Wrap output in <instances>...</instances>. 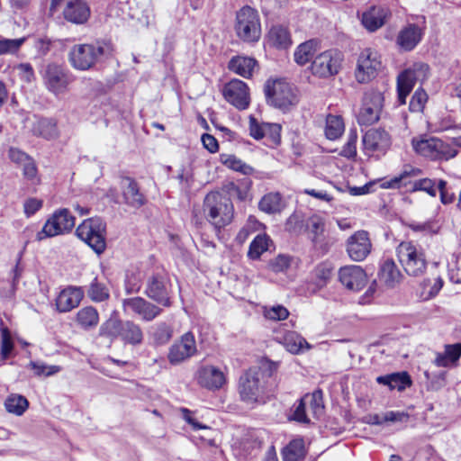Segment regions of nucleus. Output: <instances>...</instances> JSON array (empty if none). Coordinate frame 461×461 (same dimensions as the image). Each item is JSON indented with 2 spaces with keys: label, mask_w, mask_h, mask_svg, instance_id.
Returning <instances> with one entry per match:
<instances>
[{
  "label": "nucleus",
  "mask_w": 461,
  "mask_h": 461,
  "mask_svg": "<svg viewBox=\"0 0 461 461\" xmlns=\"http://www.w3.org/2000/svg\"><path fill=\"white\" fill-rule=\"evenodd\" d=\"M277 369V365L269 360H263L259 366L247 370L239 381V393L243 402L253 403L259 402L264 394L271 392L268 379Z\"/></svg>",
  "instance_id": "f257e3e1"
},
{
  "label": "nucleus",
  "mask_w": 461,
  "mask_h": 461,
  "mask_svg": "<svg viewBox=\"0 0 461 461\" xmlns=\"http://www.w3.org/2000/svg\"><path fill=\"white\" fill-rule=\"evenodd\" d=\"M203 212L215 230H221L232 221L234 207L230 198L220 192H211L204 197Z\"/></svg>",
  "instance_id": "f03ea898"
},
{
  "label": "nucleus",
  "mask_w": 461,
  "mask_h": 461,
  "mask_svg": "<svg viewBox=\"0 0 461 461\" xmlns=\"http://www.w3.org/2000/svg\"><path fill=\"white\" fill-rule=\"evenodd\" d=\"M113 53L111 43L97 41L93 44H76L68 53L71 66L81 71L92 68L102 57H110Z\"/></svg>",
  "instance_id": "7ed1b4c3"
},
{
  "label": "nucleus",
  "mask_w": 461,
  "mask_h": 461,
  "mask_svg": "<svg viewBox=\"0 0 461 461\" xmlns=\"http://www.w3.org/2000/svg\"><path fill=\"white\" fill-rule=\"evenodd\" d=\"M398 259L405 273L413 277L425 275L429 262L424 249L411 241H402L396 248Z\"/></svg>",
  "instance_id": "20e7f679"
},
{
  "label": "nucleus",
  "mask_w": 461,
  "mask_h": 461,
  "mask_svg": "<svg viewBox=\"0 0 461 461\" xmlns=\"http://www.w3.org/2000/svg\"><path fill=\"white\" fill-rule=\"evenodd\" d=\"M264 92L267 104L283 112L289 111L299 101L295 89L285 79H268Z\"/></svg>",
  "instance_id": "39448f33"
},
{
  "label": "nucleus",
  "mask_w": 461,
  "mask_h": 461,
  "mask_svg": "<svg viewBox=\"0 0 461 461\" xmlns=\"http://www.w3.org/2000/svg\"><path fill=\"white\" fill-rule=\"evenodd\" d=\"M78 239L88 245L97 255L106 249V222L98 216L84 220L76 229Z\"/></svg>",
  "instance_id": "423d86ee"
},
{
  "label": "nucleus",
  "mask_w": 461,
  "mask_h": 461,
  "mask_svg": "<svg viewBox=\"0 0 461 461\" xmlns=\"http://www.w3.org/2000/svg\"><path fill=\"white\" fill-rule=\"evenodd\" d=\"M411 144L418 154L434 161H447L455 158L457 154L455 147L436 137L420 140L413 139Z\"/></svg>",
  "instance_id": "0eeeda50"
},
{
  "label": "nucleus",
  "mask_w": 461,
  "mask_h": 461,
  "mask_svg": "<svg viewBox=\"0 0 461 461\" xmlns=\"http://www.w3.org/2000/svg\"><path fill=\"white\" fill-rule=\"evenodd\" d=\"M235 31L237 36L245 42H257L261 36L260 19L258 12L247 5L236 14Z\"/></svg>",
  "instance_id": "6e6552de"
},
{
  "label": "nucleus",
  "mask_w": 461,
  "mask_h": 461,
  "mask_svg": "<svg viewBox=\"0 0 461 461\" xmlns=\"http://www.w3.org/2000/svg\"><path fill=\"white\" fill-rule=\"evenodd\" d=\"M171 288V282L166 273L154 272L146 278L144 294L162 307H170Z\"/></svg>",
  "instance_id": "1a4fd4ad"
},
{
  "label": "nucleus",
  "mask_w": 461,
  "mask_h": 461,
  "mask_svg": "<svg viewBox=\"0 0 461 461\" xmlns=\"http://www.w3.org/2000/svg\"><path fill=\"white\" fill-rule=\"evenodd\" d=\"M75 226V217L68 209L57 210L46 221L41 231L36 234V240L68 233Z\"/></svg>",
  "instance_id": "9d476101"
},
{
  "label": "nucleus",
  "mask_w": 461,
  "mask_h": 461,
  "mask_svg": "<svg viewBox=\"0 0 461 461\" xmlns=\"http://www.w3.org/2000/svg\"><path fill=\"white\" fill-rule=\"evenodd\" d=\"M383 104L384 96L382 93L375 90L366 92L357 116V122L365 126L375 123L380 118Z\"/></svg>",
  "instance_id": "9b49d317"
},
{
  "label": "nucleus",
  "mask_w": 461,
  "mask_h": 461,
  "mask_svg": "<svg viewBox=\"0 0 461 461\" xmlns=\"http://www.w3.org/2000/svg\"><path fill=\"white\" fill-rule=\"evenodd\" d=\"M341 62V53L332 50H326L313 59L311 70L314 76L326 78L339 73Z\"/></svg>",
  "instance_id": "f8f14e48"
},
{
  "label": "nucleus",
  "mask_w": 461,
  "mask_h": 461,
  "mask_svg": "<svg viewBox=\"0 0 461 461\" xmlns=\"http://www.w3.org/2000/svg\"><path fill=\"white\" fill-rule=\"evenodd\" d=\"M122 307L125 312L129 311L147 322L152 321L163 312L162 306L140 296L124 299Z\"/></svg>",
  "instance_id": "ddd939ff"
},
{
  "label": "nucleus",
  "mask_w": 461,
  "mask_h": 461,
  "mask_svg": "<svg viewBox=\"0 0 461 461\" xmlns=\"http://www.w3.org/2000/svg\"><path fill=\"white\" fill-rule=\"evenodd\" d=\"M43 80L50 92L59 95L65 92L72 78L69 72L61 65L50 63L45 68Z\"/></svg>",
  "instance_id": "4468645a"
},
{
  "label": "nucleus",
  "mask_w": 461,
  "mask_h": 461,
  "mask_svg": "<svg viewBox=\"0 0 461 461\" xmlns=\"http://www.w3.org/2000/svg\"><path fill=\"white\" fill-rule=\"evenodd\" d=\"M380 68L378 53L371 49H365L357 59L356 78L359 83H366L376 76Z\"/></svg>",
  "instance_id": "2eb2a0df"
},
{
  "label": "nucleus",
  "mask_w": 461,
  "mask_h": 461,
  "mask_svg": "<svg viewBox=\"0 0 461 461\" xmlns=\"http://www.w3.org/2000/svg\"><path fill=\"white\" fill-rule=\"evenodd\" d=\"M429 66L423 63L415 64L412 68H408L401 72L397 77V99L399 104H404L406 98L413 89L419 73H426Z\"/></svg>",
  "instance_id": "dca6fc26"
},
{
  "label": "nucleus",
  "mask_w": 461,
  "mask_h": 461,
  "mask_svg": "<svg viewBox=\"0 0 461 461\" xmlns=\"http://www.w3.org/2000/svg\"><path fill=\"white\" fill-rule=\"evenodd\" d=\"M197 352L194 334L191 331L185 333L179 341L175 342L169 348L168 361L172 365H177L193 357Z\"/></svg>",
  "instance_id": "f3484780"
},
{
  "label": "nucleus",
  "mask_w": 461,
  "mask_h": 461,
  "mask_svg": "<svg viewBox=\"0 0 461 461\" xmlns=\"http://www.w3.org/2000/svg\"><path fill=\"white\" fill-rule=\"evenodd\" d=\"M224 98L239 110L246 109L249 104V87L240 79H233L225 85Z\"/></svg>",
  "instance_id": "a211bd4d"
},
{
  "label": "nucleus",
  "mask_w": 461,
  "mask_h": 461,
  "mask_svg": "<svg viewBox=\"0 0 461 461\" xmlns=\"http://www.w3.org/2000/svg\"><path fill=\"white\" fill-rule=\"evenodd\" d=\"M372 248L367 231L359 230L347 240V252L353 261H362L370 253Z\"/></svg>",
  "instance_id": "6ab92c4d"
},
{
  "label": "nucleus",
  "mask_w": 461,
  "mask_h": 461,
  "mask_svg": "<svg viewBox=\"0 0 461 461\" xmlns=\"http://www.w3.org/2000/svg\"><path fill=\"white\" fill-rule=\"evenodd\" d=\"M339 279L348 290L360 291L367 283V276L360 266L349 265L339 268Z\"/></svg>",
  "instance_id": "aec40b11"
},
{
  "label": "nucleus",
  "mask_w": 461,
  "mask_h": 461,
  "mask_svg": "<svg viewBox=\"0 0 461 461\" xmlns=\"http://www.w3.org/2000/svg\"><path fill=\"white\" fill-rule=\"evenodd\" d=\"M120 185L125 204L139 209L147 203L145 194L141 192L139 183L134 178L123 176Z\"/></svg>",
  "instance_id": "412c9836"
},
{
  "label": "nucleus",
  "mask_w": 461,
  "mask_h": 461,
  "mask_svg": "<svg viewBox=\"0 0 461 461\" xmlns=\"http://www.w3.org/2000/svg\"><path fill=\"white\" fill-rule=\"evenodd\" d=\"M363 145L366 152L384 154L391 145V139L383 129H370L363 136Z\"/></svg>",
  "instance_id": "4be33fe9"
},
{
  "label": "nucleus",
  "mask_w": 461,
  "mask_h": 461,
  "mask_svg": "<svg viewBox=\"0 0 461 461\" xmlns=\"http://www.w3.org/2000/svg\"><path fill=\"white\" fill-rule=\"evenodd\" d=\"M91 14V9L85 0H68L63 10L66 21L81 25L85 24Z\"/></svg>",
  "instance_id": "5701e85b"
},
{
  "label": "nucleus",
  "mask_w": 461,
  "mask_h": 461,
  "mask_svg": "<svg viewBox=\"0 0 461 461\" xmlns=\"http://www.w3.org/2000/svg\"><path fill=\"white\" fill-rule=\"evenodd\" d=\"M82 287L68 286L63 289L56 299V307L59 312H68L77 307L83 299Z\"/></svg>",
  "instance_id": "b1692460"
},
{
  "label": "nucleus",
  "mask_w": 461,
  "mask_h": 461,
  "mask_svg": "<svg viewBox=\"0 0 461 461\" xmlns=\"http://www.w3.org/2000/svg\"><path fill=\"white\" fill-rule=\"evenodd\" d=\"M198 384L209 390L220 389L225 383L223 373L212 366H202L197 372Z\"/></svg>",
  "instance_id": "393cba45"
},
{
  "label": "nucleus",
  "mask_w": 461,
  "mask_h": 461,
  "mask_svg": "<svg viewBox=\"0 0 461 461\" xmlns=\"http://www.w3.org/2000/svg\"><path fill=\"white\" fill-rule=\"evenodd\" d=\"M423 35L422 30L415 23H410L402 28L396 42L405 51L412 50L421 41Z\"/></svg>",
  "instance_id": "a878e982"
},
{
  "label": "nucleus",
  "mask_w": 461,
  "mask_h": 461,
  "mask_svg": "<svg viewBox=\"0 0 461 461\" xmlns=\"http://www.w3.org/2000/svg\"><path fill=\"white\" fill-rule=\"evenodd\" d=\"M375 380L379 384L388 386L390 390L397 389L400 392L411 385V376L404 371L380 375Z\"/></svg>",
  "instance_id": "bb28decb"
},
{
  "label": "nucleus",
  "mask_w": 461,
  "mask_h": 461,
  "mask_svg": "<svg viewBox=\"0 0 461 461\" xmlns=\"http://www.w3.org/2000/svg\"><path fill=\"white\" fill-rule=\"evenodd\" d=\"M461 357V343L446 345L444 353H437L433 361L439 367H451L456 365Z\"/></svg>",
  "instance_id": "cd10ccee"
},
{
  "label": "nucleus",
  "mask_w": 461,
  "mask_h": 461,
  "mask_svg": "<svg viewBox=\"0 0 461 461\" xmlns=\"http://www.w3.org/2000/svg\"><path fill=\"white\" fill-rule=\"evenodd\" d=\"M387 14L383 7H372L363 14L362 24L369 32H375L384 24Z\"/></svg>",
  "instance_id": "c85d7f7f"
},
{
  "label": "nucleus",
  "mask_w": 461,
  "mask_h": 461,
  "mask_svg": "<svg viewBox=\"0 0 461 461\" xmlns=\"http://www.w3.org/2000/svg\"><path fill=\"white\" fill-rule=\"evenodd\" d=\"M257 64V60L253 58L236 56L230 60L228 68L240 77L249 78L252 76Z\"/></svg>",
  "instance_id": "c756f323"
},
{
  "label": "nucleus",
  "mask_w": 461,
  "mask_h": 461,
  "mask_svg": "<svg viewBox=\"0 0 461 461\" xmlns=\"http://www.w3.org/2000/svg\"><path fill=\"white\" fill-rule=\"evenodd\" d=\"M267 38L268 43L278 50H286L292 44L289 31L282 25L272 26L268 32Z\"/></svg>",
  "instance_id": "7c9ffc66"
},
{
  "label": "nucleus",
  "mask_w": 461,
  "mask_h": 461,
  "mask_svg": "<svg viewBox=\"0 0 461 461\" xmlns=\"http://www.w3.org/2000/svg\"><path fill=\"white\" fill-rule=\"evenodd\" d=\"M120 339L126 344L137 346L143 341L140 326L132 321H123Z\"/></svg>",
  "instance_id": "2f4dec72"
},
{
  "label": "nucleus",
  "mask_w": 461,
  "mask_h": 461,
  "mask_svg": "<svg viewBox=\"0 0 461 461\" xmlns=\"http://www.w3.org/2000/svg\"><path fill=\"white\" fill-rule=\"evenodd\" d=\"M379 276L388 286H394L402 280V274L395 262L388 258L381 264Z\"/></svg>",
  "instance_id": "473e14b6"
},
{
  "label": "nucleus",
  "mask_w": 461,
  "mask_h": 461,
  "mask_svg": "<svg viewBox=\"0 0 461 461\" xmlns=\"http://www.w3.org/2000/svg\"><path fill=\"white\" fill-rule=\"evenodd\" d=\"M32 132L46 140L55 139L59 135L57 122L50 118H41L33 124Z\"/></svg>",
  "instance_id": "72a5a7b5"
},
{
  "label": "nucleus",
  "mask_w": 461,
  "mask_h": 461,
  "mask_svg": "<svg viewBox=\"0 0 461 461\" xmlns=\"http://www.w3.org/2000/svg\"><path fill=\"white\" fill-rule=\"evenodd\" d=\"M251 180L244 178L238 183L230 181L224 184L223 190L227 193V198H236L240 201H244L248 197L249 190L251 186Z\"/></svg>",
  "instance_id": "f704fd0d"
},
{
  "label": "nucleus",
  "mask_w": 461,
  "mask_h": 461,
  "mask_svg": "<svg viewBox=\"0 0 461 461\" xmlns=\"http://www.w3.org/2000/svg\"><path fill=\"white\" fill-rule=\"evenodd\" d=\"M284 347L293 354H300L304 349L311 348V345L295 331L286 332L282 339Z\"/></svg>",
  "instance_id": "c9c22d12"
},
{
  "label": "nucleus",
  "mask_w": 461,
  "mask_h": 461,
  "mask_svg": "<svg viewBox=\"0 0 461 461\" xmlns=\"http://www.w3.org/2000/svg\"><path fill=\"white\" fill-rule=\"evenodd\" d=\"M319 48V41L315 39L301 43L295 50L294 61L300 65H305L316 53Z\"/></svg>",
  "instance_id": "e433bc0d"
},
{
  "label": "nucleus",
  "mask_w": 461,
  "mask_h": 461,
  "mask_svg": "<svg viewBox=\"0 0 461 461\" xmlns=\"http://www.w3.org/2000/svg\"><path fill=\"white\" fill-rule=\"evenodd\" d=\"M77 322L83 329L87 330L95 327L99 321V314L93 306L80 309L77 313Z\"/></svg>",
  "instance_id": "4c0bfd02"
},
{
  "label": "nucleus",
  "mask_w": 461,
  "mask_h": 461,
  "mask_svg": "<svg viewBox=\"0 0 461 461\" xmlns=\"http://www.w3.org/2000/svg\"><path fill=\"white\" fill-rule=\"evenodd\" d=\"M258 208L267 213L280 212L283 208L281 194L279 193L265 194L258 203Z\"/></svg>",
  "instance_id": "58836bf2"
},
{
  "label": "nucleus",
  "mask_w": 461,
  "mask_h": 461,
  "mask_svg": "<svg viewBox=\"0 0 461 461\" xmlns=\"http://www.w3.org/2000/svg\"><path fill=\"white\" fill-rule=\"evenodd\" d=\"M5 407L9 413L21 416L28 409L29 402L21 394L12 393L6 398Z\"/></svg>",
  "instance_id": "ea45409f"
},
{
  "label": "nucleus",
  "mask_w": 461,
  "mask_h": 461,
  "mask_svg": "<svg viewBox=\"0 0 461 461\" xmlns=\"http://www.w3.org/2000/svg\"><path fill=\"white\" fill-rule=\"evenodd\" d=\"M123 321L117 317L111 316L105 321L99 329V335L110 339H116L121 337Z\"/></svg>",
  "instance_id": "a19ab883"
},
{
  "label": "nucleus",
  "mask_w": 461,
  "mask_h": 461,
  "mask_svg": "<svg viewBox=\"0 0 461 461\" xmlns=\"http://www.w3.org/2000/svg\"><path fill=\"white\" fill-rule=\"evenodd\" d=\"M87 296L95 303L106 301L110 297L109 289L105 284L95 277L86 291Z\"/></svg>",
  "instance_id": "79ce46f5"
},
{
  "label": "nucleus",
  "mask_w": 461,
  "mask_h": 461,
  "mask_svg": "<svg viewBox=\"0 0 461 461\" xmlns=\"http://www.w3.org/2000/svg\"><path fill=\"white\" fill-rule=\"evenodd\" d=\"M421 173L419 168H411L410 170H403L399 176L393 177L392 179L385 181L382 184L384 188H401L408 187V179L411 176H416Z\"/></svg>",
  "instance_id": "37998d69"
},
{
  "label": "nucleus",
  "mask_w": 461,
  "mask_h": 461,
  "mask_svg": "<svg viewBox=\"0 0 461 461\" xmlns=\"http://www.w3.org/2000/svg\"><path fill=\"white\" fill-rule=\"evenodd\" d=\"M270 239L266 234H258L249 245L248 257L251 259H258L268 249Z\"/></svg>",
  "instance_id": "c03bdc74"
},
{
  "label": "nucleus",
  "mask_w": 461,
  "mask_h": 461,
  "mask_svg": "<svg viewBox=\"0 0 461 461\" xmlns=\"http://www.w3.org/2000/svg\"><path fill=\"white\" fill-rule=\"evenodd\" d=\"M284 461H299L304 456V446L302 439L292 440L283 450Z\"/></svg>",
  "instance_id": "a18cd8bd"
},
{
  "label": "nucleus",
  "mask_w": 461,
  "mask_h": 461,
  "mask_svg": "<svg viewBox=\"0 0 461 461\" xmlns=\"http://www.w3.org/2000/svg\"><path fill=\"white\" fill-rule=\"evenodd\" d=\"M410 192L423 191L431 197L437 195V188L435 180L430 178H421L413 182L408 179V187Z\"/></svg>",
  "instance_id": "49530a36"
},
{
  "label": "nucleus",
  "mask_w": 461,
  "mask_h": 461,
  "mask_svg": "<svg viewBox=\"0 0 461 461\" xmlns=\"http://www.w3.org/2000/svg\"><path fill=\"white\" fill-rule=\"evenodd\" d=\"M333 266L330 262H321L316 266L313 270V276L316 280V285L322 287L327 285L332 276Z\"/></svg>",
  "instance_id": "de8ad7c7"
},
{
  "label": "nucleus",
  "mask_w": 461,
  "mask_h": 461,
  "mask_svg": "<svg viewBox=\"0 0 461 461\" xmlns=\"http://www.w3.org/2000/svg\"><path fill=\"white\" fill-rule=\"evenodd\" d=\"M222 163L229 168L240 172L245 176H249L253 173L254 169L249 165L243 162L234 155H226L221 157Z\"/></svg>",
  "instance_id": "09e8293b"
},
{
  "label": "nucleus",
  "mask_w": 461,
  "mask_h": 461,
  "mask_svg": "<svg viewBox=\"0 0 461 461\" xmlns=\"http://www.w3.org/2000/svg\"><path fill=\"white\" fill-rule=\"evenodd\" d=\"M344 131L342 120L338 116L329 115L327 117L325 135L329 140L338 139Z\"/></svg>",
  "instance_id": "8fccbe9b"
},
{
  "label": "nucleus",
  "mask_w": 461,
  "mask_h": 461,
  "mask_svg": "<svg viewBox=\"0 0 461 461\" xmlns=\"http://www.w3.org/2000/svg\"><path fill=\"white\" fill-rule=\"evenodd\" d=\"M172 334V328L166 322H160L154 329L152 337L156 344L164 345L171 339Z\"/></svg>",
  "instance_id": "3c124183"
},
{
  "label": "nucleus",
  "mask_w": 461,
  "mask_h": 461,
  "mask_svg": "<svg viewBox=\"0 0 461 461\" xmlns=\"http://www.w3.org/2000/svg\"><path fill=\"white\" fill-rule=\"evenodd\" d=\"M428 100V95L422 88H418L412 95L409 109L412 113H421Z\"/></svg>",
  "instance_id": "603ef678"
},
{
  "label": "nucleus",
  "mask_w": 461,
  "mask_h": 461,
  "mask_svg": "<svg viewBox=\"0 0 461 461\" xmlns=\"http://www.w3.org/2000/svg\"><path fill=\"white\" fill-rule=\"evenodd\" d=\"M25 41V38L0 40V55L14 54Z\"/></svg>",
  "instance_id": "864d4df0"
},
{
  "label": "nucleus",
  "mask_w": 461,
  "mask_h": 461,
  "mask_svg": "<svg viewBox=\"0 0 461 461\" xmlns=\"http://www.w3.org/2000/svg\"><path fill=\"white\" fill-rule=\"evenodd\" d=\"M306 229L313 234L312 241L316 242V240L320 234L324 231V221L319 215H312L306 221Z\"/></svg>",
  "instance_id": "5fc2aeb1"
},
{
  "label": "nucleus",
  "mask_w": 461,
  "mask_h": 461,
  "mask_svg": "<svg viewBox=\"0 0 461 461\" xmlns=\"http://www.w3.org/2000/svg\"><path fill=\"white\" fill-rule=\"evenodd\" d=\"M424 375L428 381L427 387L429 390L438 391L446 384V372H440L438 375H431L429 371H425Z\"/></svg>",
  "instance_id": "6e6d98bb"
},
{
  "label": "nucleus",
  "mask_w": 461,
  "mask_h": 461,
  "mask_svg": "<svg viewBox=\"0 0 461 461\" xmlns=\"http://www.w3.org/2000/svg\"><path fill=\"white\" fill-rule=\"evenodd\" d=\"M310 407L317 418L323 414V393L321 390H315L310 396Z\"/></svg>",
  "instance_id": "4d7b16f0"
},
{
  "label": "nucleus",
  "mask_w": 461,
  "mask_h": 461,
  "mask_svg": "<svg viewBox=\"0 0 461 461\" xmlns=\"http://www.w3.org/2000/svg\"><path fill=\"white\" fill-rule=\"evenodd\" d=\"M20 79L27 84H32L36 80L34 69L30 63H20L15 67Z\"/></svg>",
  "instance_id": "13d9d810"
},
{
  "label": "nucleus",
  "mask_w": 461,
  "mask_h": 461,
  "mask_svg": "<svg viewBox=\"0 0 461 461\" xmlns=\"http://www.w3.org/2000/svg\"><path fill=\"white\" fill-rule=\"evenodd\" d=\"M14 348V343L7 328L2 329L1 356L6 359Z\"/></svg>",
  "instance_id": "bf43d9fd"
},
{
  "label": "nucleus",
  "mask_w": 461,
  "mask_h": 461,
  "mask_svg": "<svg viewBox=\"0 0 461 461\" xmlns=\"http://www.w3.org/2000/svg\"><path fill=\"white\" fill-rule=\"evenodd\" d=\"M288 315V310L282 305L273 306L270 309L265 311V317L273 321L285 320Z\"/></svg>",
  "instance_id": "052dcab7"
},
{
  "label": "nucleus",
  "mask_w": 461,
  "mask_h": 461,
  "mask_svg": "<svg viewBox=\"0 0 461 461\" xmlns=\"http://www.w3.org/2000/svg\"><path fill=\"white\" fill-rule=\"evenodd\" d=\"M29 366L34 370L35 375H45L47 376L52 375L56 373H58L60 370V367L58 366H47L46 365L42 363L33 362L31 361L29 364Z\"/></svg>",
  "instance_id": "680f3d73"
},
{
  "label": "nucleus",
  "mask_w": 461,
  "mask_h": 461,
  "mask_svg": "<svg viewBox=\"0 0 461 461\" xmlns=\"http://www.w3.org/2000/svg\"><path fill=\"white\" fill-rule=\"evenodd\" d=\"M264 127L266 129L264 130L263 138L268 137L274 143H279L281 125L278 123L267 122L264 123Z\"/></svg>",
  "instance_id": "e2e57ef3"
},
{
  "label": "nucleus",
  "mask_w": 461,
  "mask_h": 461,
  "mask_svg": "<svg viewBox=\"0 0 461 461\" xmlns=\"http://www.w3.org/2000/svg\"><path fill=\"white\" fill-rule=\"evenodd\" d=\"M290 263L291 260L288 256L278 255L271 261L270 267L274 272H283L289 267Z\"/></svg>",
  "instance_id": "0e129e2a"
},
{
  "label": "nucleus",
  "mask_w": 461,
  "mask_h": 461,
  "mask_svg": "<svg viewBox=\"0 0 461 461\" xmlns=\"http://www.w3.org/2000/svg\"><path fill=\"white\" fill-rule=\"evenodd\" d=\"M264 123H259L253 116L249 117V132L250 136L255 140H261L263 138L264 130L266 129Z\"/></svg>",
  "instance_id": "69168bd1"
},
{
  "label": "nucleus",
  "mask_w": 461,
  "mask_h": 461,
  "mask_svg": "<svg viewBox=\"0 0 461 461\" xmlns=\"http://www.w3.org/2000/svg\"><path fill=\"white\" fill-rule=\"evenodd\" d=\"M42 207V201L37 198H29L24 202L23 209L27 217L32 216Z\"/></svg>",
  "instance_id": "338daca9"
},
{
  "label": "nucleus",
  "mask_w": 461,
  "mask_h": 461,
  "mask_svg": "<svg viewBox=\"0 0 461 461\" xmlns=\"http://www.w3.org/2000/svg\"><path fill=\"white\" fill-rule=\"evenodd\" d=\"M303 228V221L297 214H292L286 221L285 229L291 232H300Z\"/></svg>",
  "instance_id": "774afa93"
}]
</instances>
